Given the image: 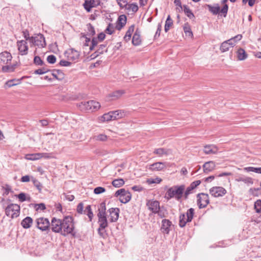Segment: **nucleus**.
Returning <instances> with one entry per match:
<instances>
[{"label": "nucleus", "mask_w": 261, "mask_h": 261, "mask_svg": "<svg viewBox=\"0 0 261 261\" xmlns=\"http://www.w3.org/2000/svg\"><path fill=\"white\" fill-rule=\"evenodd\" d=\"M236 181L238 182L242 181L248 185H252L253 183L252 178L249 177H239L236 179Z\"/></svg>", "instance_id": "31"}, {"label": "nucleus", "mask_w": 261, "mask_h": 261, "mask_svg": "<svg viewBox=\"0 0 261 261\" xmlns=\"http://www.w3.org/2000/svg\"><path fill=\"white\" fill-rule=\"evenodd\" d=\"M106 191L105 188L101 187H98L94 189V193L95 194H100Z\"/></svg>", "instance_id": "56"}, {"label": "nucleus", "mask_w": 261, "mask_h": 261, "mask_svg": "<svg viewBox=\"0 0 261 261\" xmlns=\"http://www.w3.org/2000/svg\"><path fill=\"white\" fill-rule=\"evenodd\" d=\"M89 101H92L93 103L89 104V107H91V111H96L98 110L100 107V105L98 101L95 100H89Z\"/></svg>", "instance_id": "48"}, {"label": "nucleus", "mask_w": 261, "mask_h": 261, "mask_svg": "<svg viewBox=\"0 0 261 261\" xmlns=\"http://www.w3.org/2000/svg\"><path fill=\"white\" fill-rule=\"evenodd\" d=\"M227 2V0H222L221 2L222 4H223L224 5L222 8L221 9L220 13L223 14L224 17L226 16L228 9V6L226 4Z\"/></svg>", "instance_id": "43"}, {"label": "nucleus", "mask_w": 261, "mask_h": 261, "mask_svg": "<svg viewBox=\"0 0 261 261\" xmlns=\"http://www.w3.org/2000/svg\"><path fill=\"white\" fill-rule=\"evenodd\" d=\"M23 36L26 40L31 41V37L29 36V32L28 30H24L22 31Z\"/></svg>", "instance_id": "63"}, {"label": "nucleus", "mask_w": 261, "mask_h": 261, "mask_svg": "<svg viewBox=\"0 0 261 261\" xmlns=\"http://www.w3.org/2000/svg\"><path fill=\"white\" fill-rule=\"evenodd\" d=\"M114 120L112 115L111 114V111L108 113L103 114L101 118V121H109Z\"/></svg>", "instance_id": "47"}, {"label": "nucleus", "mask_w": 261, "mask_h": 261, "mask_svg": "<svg viewBox=\"0 0 261 261\" xmlns=\"http://www.w3.org/2000/svg\"><path fill=\"white\" fill-rule=\"evenodd\" d=\"M166 168V163L159 162L149 166L148 169L151 171H160Z\"/></svg>", "instance_id": "13"}, {"label": "nucleus", "mask_w": 261, "mask_h": 261, "mask_svg": "<svg viewBox=\"0 0 261 261\" xmlns=\"http://www.w3.org/2000/svg\"><path fill=\"white\" fill-rule=\"evenodd\" d=\"M93 103L92 101H81L76 104L77 107L83 111H91V107H89V104Z\"/></svg>", "instance_id": "22"}, {"label": "nucleus", "mask_w": 261, "mask_h": 261, "mask_svg": "<svg viewBox=\"0 0 261 261\" xmlns=\"http://www.w3.org/2000/svg\"><path fill=\"white\" fill-rule=\"evenodd\" d=\"M201 183L200 180H196L192 182L190 185L187 187L186 191H184V197L185 199H187L189 195L193 193V191Z\"/></svg>", "instance_id": "15"}, {"label": "nucleus", "mask_w": 261, "mask_h": 261, "mask_svg": "<svg viewBox=\"0 0 261 261\" xmlns=\"http://www.w3.org/2000/svg\"><path fill=\"white\" fill-rule=\"evenodd\" d=\"M138 6L136 3L127 4L126 9L129 11H132L133 13L136 12L138 10Z\"/></svg>", "instance_id": "37"}, {"label": "nucleus", "mask_w": 261, "mask_h": 261, "mask_svg": "<svg viewBox=\"0 0 261 261\" xmlns=\"http://www.w3.org/2000/svg\"><path fill=\"white\" fill-rule=\"evenodd\" d=\"M153 153L159 157H162L164 155H168L170 153V150L164 148H159L155 149Z\"/></svg>", "instance_id": "24"}, {"label": "nucleus", "mask_w": 261, "mask_h": 261, "mask_svg": "<svg viewBox=\"0 0 261 261\" xmlns=\"http://www.w3.org/2000/svg\"><path fill=\"white\" fill-rule=\"evenodd\" d=\"M106 203L105 202H101L100 204L98 210V213L97 214V216L106 215Z\"/></svg>", "instance_id": "36"}, {"label": "nucleus", "mask_w": 261, "mask_h": 261, "mask_svg": "<svg viewBox=\"0 0 261 261\" xmlns=\"http://www.w3.org/2000/svg\"><path fill=\"white\" fill-rule=\"evenodd\" d=\"M254 208L257 213H261V200L258 199L254 203Z\"/></svg>", "instance_id": "52"}, {"label": "nucleus", "mask_w": 261, "mask_h": 261, "mask_svg": "<svg viewBox=\"0 0 261 261\" xmlns=\"http://www.w3.org/2000/svg\"><path fill=\"white\" fill-rule=\"evenodd\" d=\"M47 61L50 64H54L56 61V57L53 55H49L47 57Z\"/></svg>", "instance_id": "58"}, {"label": "nucleus", "mask_w": 261, "mask_h": 261, "mask_svg": "<svg viewBox=\"0 0 261 261\" xmlns=\"http://www.w3.org/2000/svg\"><path fill=\"white\" fill-rule=\"evenodd\" d=\"M62 220L53 218L51 220V230L55 232H60L62 231Z\"/></svg>", "instance_id": "12"}, {"label": "nucleus", "mask_w": 261, "mask_h": 261, "mask_svg": "<svg viewBox=\"0 0 261 261\" xmlns=\"http://www.w3.org/2000/svg\"><path fill=\"white\" fill-rule=\"evenodd\" d=\"M171 222L167 219H163L162 221L161 230L163 233L168 234L170 231Z\"/></svg>", "instance_id": "19"}, {"label": "nucleus", "mask_w": 261, "mask_h": 261, "mask_svg": "<svg viewBox=\"0 0 261 261\" xmlns=\"http://www.w3.org/2000/svg\"><path fill=\"white\" fill-rule=\"evenodd\" d=\"M134 28H135V27L134 25H132L131 26H130L129 27L128 30L126 32L125 35L124 36V37L123 38L124 40L125 41L127 42L129 40H130V39L131 38L132 34L134 31Z\"/></svg>", "instance_id": "30"}, {"label": "nucleus", "mask_w": 261, "mask_h": 261, "mask_svg": "<svg viewBox=\"0 0 261 261\" xmlns=\"http://www.w3.org/2000/svg\"><path fill=\"white\" fill-rule=\"evenodd\" d=\"M124 184V181L122 178L116 179L112 181V185L116 188H119Z\"/></svg>", "instance_id": "46"}, {"label": "nucleus", "mask_w": 261, "mask_h": 261, "mask_svg": "<svg viewBox=\"0 0 261 261\" xmlns=\"http://www.w3.org/2000/svg\"><path fill=\"white\" fill-rule=\"evenodd\" d=\"M107 139V136L104 134H99L96 136V140L98 141H105Z\"/></svg>", "instance_id": "62"}, {"label": "nucleus", "mask_w": 261, "mask_h": 261, "mask_svg": "<svg viewBox=\"0 0 261 261\" xmlns=\"http://www.w3.org/2000/svg\"><path fill=\"white\" fill-rule=\"evenodd\" d=\"M64 55L68 60L75 62L77 61L80 56V52L73 48H70L67 50L65 52Z\"/></svg>", "instance_id": "8"}, {"label": "nucleus", "mask_w": 261, "mask_h": 261, "mask_svg": "<svg viewBox=\"0 0 261 261\" xmlns=\"http://www.w3.org/2000/svg\"><path fill=\"white\" fill-rule=\"evenodd\" d=\"M237 57L238 60L243 61L247 58L248 54L244 49L240 48L237 51Z\"/></svg>", "instance_id": "25"}, {"label": "nucleus", "mask_w": 261, "mask_h": 261, "mask_svg": "<svg viewBox=\"0 0 261 261\" xmlns=\"http://www.w3.org/2000/svg\"><path fill=\"white\" fill-rule=\"evenodd\" d=\"M182 9L184 13L188 17H189L190 19L195 18L194 14L193 13V12H192V11L190 10L188 6H187V5H184Z\"/></svg>", "instance_id": "33"}, {"label": "nucleus", "mask_w": 261, "mask_h": 261, "mask_svg": "<svg viewBox=\"0 0 261 261\" xmlns=\"http://www.w3.org/2000/svg\"><path fill=\"white\" fill-rule=\"evenodd\" d=\"M97 217L98 218V223L99 226L98 228V234L102 238H105L107 235L105 228L108 225L106 215L97 216Z\"/></svg>", "instance_id": "3"}, {"label": "nucleus", "mask_w": 261, "mask_h": 261, "mask_svg": "<svg viewBox=\"0 0 261 261\" xmlns=\"http://www.w3.org/2000/svg\"><path fill=\"white\" fill-rule=\"evenodd\" d=\"M127 192H128V191H126L124 189H121L116 192L115 196L116 197L119 196V197H121L123 195Z\"/></svg>", "instance_id": "54"}, {"label": "nucleus", "mask_w": 261, "mask_h": 261, "mask_svg": "<svg viewBox=\"0 0 261 261\" xmlns=\"http://www.w3.org/2000/svg\"><path fill=\"white\" fill-rule=\"evenodd\" d=\"M12 59V56L9 52L5 51L0 53V62L4 64H9Z\"/></svg>", "instance_id": "16"}, {"label": "nucleus", "mask_w": 261, "mask_h": 261, "mask_svg": "<svg viewBox=\"0 0 261 261\" xmlns=\"http://www.w3.org/2000/svg\"><path fill=\"white\" fill-rule=\"evenodd\" d=\"M120 210L118 208H111L109 210L110 220L111 222H116L119 218Z\"/></svg>", "instance_id": "17"}, {"label": "nucleus", "mask_w": 261, "mask_h": 261, "mask_svg": "<svg viewBox=\"0 0 261 261\" xmlns=\"http://www.w3.org/2000/svg\"><path fill=\"white\" fill-rule=\"evenodd\" d=\"M34 63L37 65H42L43 61L39 56H35L34 59Z\"/></svg>", "instance_id": "60"}, {"label": "nucleus", "mask_w": 261, "mask_h": 261, "mask_svg": "<svg viewBox=\"0 0 261 261\" xmlns=\"http://www.w3.org/2000/svg\"><path fill=\"white\" fill-rule=\"evenodd\" d=\"M185 190V186L184 185L172 186L168 189L165 197L167 200L174 198L176 200L179 201L183 195L184 196Z\"/></svg>", "instance_id": "1"}, {"label": "nucleus", "mask_w": 261, "mask_h": 261, "mask_svg": "<svg viewBox=\"0 0 261 261\" xmlns=\"http://www.w3.org/2000/svg\"><path fill=\"white\" fill-rule=\"evenodd\" d=\"M17 197L20 202H23L27 200L26 195L24 193H20L17 195Z\"/></svg>", "instance_id": "61"}, {"label": "nucleus", "mask_w": 261, "mask_h": 261, "mask_svg": "<svg viewBox=\"0 0 261 261\" xmlns=\"http://www.w3.org/2000/svg\"><path fill=\"white\" fill-rule=\"evenodd\" d=\"M37 227L42 231L49 230L50 223L48 219L40 217L36 220Z\"/></svg>", "instance_id": "7"}, {"label": "nucleus", "mask_w": 261, "mask_h": 261, "mask_svg": "<svg viewBox=\"0 0 261 261\" xmlns=\"http://www.w3.org/2000/svg\"><path fill=\"white\" fill-rule=\"evenodd\" d=\"M48 71V70H47L46 68H40V69H38L34 71V73L37 74H44V73L47 72Z\"/></svg>", "instance_id": "59"}, {"label": "nucleus", "mask_w": 261, "mask_h": 261, "mask_svg": "<svg viewBox=\"0 0 261 261\" xmlns=\"http://www.w3.org/2000/svg\"><path fill=\"white\" fill-rule=\"evenodd\" d=\"M99 4L100 0H85L83 6L88 12H90L92 8L96 7Z\"/></svg>", "instance_id": "14"}, {"label": "nucleus", "mask_w": 261, "mask_h": 261, "mask_svg": "<svg viewBox=\"0 0 261 261\" xmlns=\"http://www.w3.org/2000/svg\"><path fill=\"white\" fill-rule=\"evenodd\" d=\"M132 195L129 192L126 193L123 196L119 197V200L121 203H126L131 199Z\"/></svg>", "instance_id": "34"}, {"label": "nucleus", "mask_w": 261, "mask_h": 261, "mask_svg": "<svg viewBox=\"0 0 261 261\" xmlns=\"http://www.w3.org/2000/svg\"><path fill=\"white\" fill-rule=\"evenodd\" d=\"M172 24H173V21H172V19L171 18L170 16L168 15V16L167 17V18L166 20L165 24L164 30L166 32H167L168 31V30H169L170 28L172 25Z\"/></svg>", "instance_id": "41"}, {"label": "nucleus", "mask_w": 261, "mask_h": 261, "mask_svg": "<svg viewBox=\"0 0 261 261\" xmlns=\"http://www.w3.org/2000/svg\"><path fill=\"white\" fill-rule=\"evenodd\" d=\"M105 32L110 35L112 34L114 32V28L113 24L112 23H109L107 29H106Z\"/></svg>", "instance_id": "55"}, {"label": "nucleus", "mask_w": 261, "mask_h": 261, "mask_svg": "<svg viewBox=\"0 0 261 261\" xmlns=\"http://www.w3.org/2000/svg\"><path fill=\"white\" fill-rule=\"evenodd\" d=\"M5 213L8 217L16 218L20 214V206L18 204L11 203L6 207Z\"/></svg>", "instance_id": "4"}, {"label": "nucleus", "mask_w": 261, "mask_h": 261, "mask_svg": "<svg viewBox=\"0 0 261 261\" xmlns=\"http://www.w3.org/2000/svg\"><path fill=\"white\" fill-rule=\"evenodd\" d=\"M210 193L215 197H222L226 193V190L222 187H214L210 189Z\"/></svg>", "instance_id": "9"}, {"label": "nucleus", "mask_w": 261, "mask_h": 261, "mask_svg": "<svg viewBox=\"0 0 261 261\" xmlns=\"http://www.w3.org/2000/svg\"><path fill=\"white\" fill-rule=\"evenodd\" d=\"M141 42V39L140 35L137 30L133 36L132 43L135 46H138L140 44Z\"/></svg>", "instance_id": "28"}, {"label": "nucleus", "mask_w": 261, "mask_h": 261, "mask_svg": "<svg viewBox=\"0 0 261 261\" xmlns=\"http://www.w3.org/2000/svg\"><path fill=\"white\" fill-rule=\"evenodd\" d=\"M148 210L153 213L156 214L160 209V202L157 200H149L146 202Z\"/></svg>", "instance_id": "11"}, {"label": "nucleus", "mask_w": 261, "mask_h": 261, "mask_svg": "<svg viewBox=\"0 0 261 261\" xmlns=\"http://www.w3.org/2000/svg\"><path fill=\"white\" fill-rule=\"evenodd\" d=\"M216 167L215 163L213 161H209L205 163L203 165L204 173H208L213 171Z\"/></svg>", "instance_id": "21"}, {"label": "nucleus", "mask_w": 261, "mask_h": 261, "mask_svg": "<svg viewBox=\"0 0 261 261\" xmlns=\"http://www.w3.org/2000/svg\"><path fill=\"white\" fill-rule=\"evenodd\" d=\"M74 224L73 218L71 216L65 217L62 221L61 234L66 236L68 234H73Z\"/></svg>", "instance_id": "2"}, {"label": "nucleus", "mask_w": 261, "mask_h": 261, "mask_svg": "<svg viewBox=\"0 0 261 261\" xmlns=\"http://www.w3.org/2000/svg\"><path fill=\"white\" fill-rule=\"evenodd\" d=\"M197 204L199 208L206 207L210 203L209 197L207 194L199 193L197 195Z\"/></svg>", "instance_id": "5"}, {"label": "nucleus", "mask_w": 261, "mask_h": 261, "mask_svg": "<svg viewBox=\"0 0 261 261\" xmlns=\"http://www.w3.org/2000/svg\"><path fill=\"white\" fill-rule=\"evenodd\" d=\"M187 222H189L188 221V219L186 218V215L185 214H180L179 216V225L180 227H184L185 226Z\"/></svg>", "instance_id": "35"}, {"label": "nucleus", "mask_w": 261, "mask_h": 261, "mask_svg": "<svg viewBox=\"0 0 261 261\" xmlns=\"http://www.w3.org/2000/svg\"><path fill=\"white\" fill-rule=\"evenodd\" d=\"M30 42L34 46L43 48L46 46L45 38L42 34H38L35 37H31Z\"/></svg>", "instance_id": "6"}, {"label": "nucleus", "mask_w": 261, "mask_h": 261, "mask_svg": "<svg viewBox=\"0 0 261 261\" xmlns=\"http://www.w3.org/2000/svg\"><path fill=\"white\" fill-rule=\"evenodd\" d=\"M87 34L88 36H93L95 34V31L94 27L91 24L88 23L87 25Z\"/></svg>", "instance_id": "50"}, {"label": "nucleus", "mask_w": 261, "mask_h": 261, "mask_svg": "<svg viewBox=\"0 0 261 261\" xmlns=\"http://www.w3.org/2000/svg\"><path fill=\"white\" fill-rule=\"evenodd\" d=\"M124 93V91L119 90L110 93L107 97V100H114L120 98Z\"/></svg>", "instance_id": "18"}, {"label": "nucleus", "mask_w": 261, "mask_h": 261, "mask_svg": "<svg viewBox=\"0 0 261 261\" xmlns=\"http://www.w3.org/2000/svg\"><path fill=\"white\" fill-rule=\"evenodd\" d=\"M17 46L19 54L21 56H24L28 54L29 47L25 40H22L17 41Z\"/></svg>", "instance_id": "10"}, {"label": "nucleus", "mask_w": 261, "mask_h": 261, "mask_svg": "<svg viewBox=\"0 0 261 261\" xmlns=\"http://www.w3.org/2000/svg\"><path fill=\"white\" fill-rule=\"evenodd\" d=\"M230 47L231 46L229 45V43H228L226 41H224L221 43L220 49L221 52L224 53L228 51Z\"/></svg>", "instance_id": "44"}, {"label": "nucleus", "mask_w": 261, "mask_h": 261, "mask_svg": "<svg viewBox=\"0 0 261 261\" xmlns=\"http://www.w3.org/2000/svg\"><path fill=\"white\" fill-rule=\"evenodd\" d=\"M126 17L124 15H121L118 17L116 28L120 31L126 24Z\"/></svg>", "instance_id": "23"}, {"label": "nucleus", "mask_w": 261, "mask_h": 261, "mask_svg": "<svg viewBox=\"0 0 261 261\" xmlns=\"http://www.w3.org/2000/svg\"><path fill=\"white\" fill-rule=\"evenodd\" d=\"M33 223V219L30 217H27L23 219L21 222V225L23 228L27 229L32 226Z\"/></svg>", "instance_id": "26"}, {"label": "nucleus", "mask_w": 261, "mask_h": 261, "mask_svg": "<svg viewBox=\"0 0 261 261\" xmlns=\"http://www.w3.org/2000/svg\"><path fill=\"white\" fill-rule=\"evenodd\" d=\"M106 47V45H105V44L100 45L97 50L96 51L94 54H93L91 55V57H93V58H95L97 56H98L99 54H102Z\"/></svg>", "instance_id": "40"}, {"label": "nucleus", "mask_w": 261, "mask_h": 261, "mask_svg": "<svg viewBox=\"0 0 261 261\" xmlns=\"http://www.w3.org/2000/svg\"><path fill=\"white\" fill-rule=\"evenodd\" d=\"M183 29L185 33L187 36L192 37L193 36V33L191 29V27L188 23H186L184 24Z\"/></svg>", "instance_id": "39"}, {"label": "nucleus", "mask_w": 261, "mask_h": 261, "mask_svg": "<svg viewBox=\"0 0 261 261\" xmlns=\"http://www.w3.org/2000/svg\"><path fill=\"white\" fill-rule=\"evenodd\" d=\"M53 76L58 80H62L63 78L64 74L63 73L59 70H55L52 73Z\"/></svg>", "instance_id": "49"}, {"label": "nucleus", "mask_w": 261, "mask_h": 261, "mask_svg": "<svg viewBox=\"0 0 261 261\" xmlns=\"http://www.w3.org/2000/svg\"><path fill=\"white\" fill-rule=\"evenodd\" d=\"M208 10L212 13L214 15H216L220 12V8L218 4H216L214 6L207 5Z\"/></svg>", "instance_id": "29"}, {"label": "nucleus", "mask_w": 261, "mask_h": 261, "mask_svg": "<svg viewBox=\"0 0 261 261\" xmlns=\"http://www.w3.org/2000/svg\"><path fill=\"white\" fill-rule=\"evenodd\" d=\"M111 114L112 115L114 120L121 118L125 115L124 111L122 110L111 111Z\"/></svg>", "instance_id": "27"}, {"label": "nucleus", "mask_w": 261, "mask_h": 261, "mask_svg": "<svg viewBox=\"0 0 261 261\" xmlns=\"http://www.w3.org/2000/svg\"><path fill=\"white\" fill-rule=\"evenodd\" d=\"M25 159L28 160L35 161L41 159L40 153L28 154L25 155Z\"/></svg>", "instance_id": "32"}, {"label": "nucleus", "mask_w": 261, "mask_h": 261, "mask_svg": "<svg viewBox=\"0 0 261 261\" xmlns=\"http://www.w3.org/2000/svg\"><path fill=\"white\" fill-rule=\"evenodd\" d=\"M244 170L247 172H254L261 174V167H247L244 168Z\"/></svg>", "instance_id": "38"}, {"label": "nucleus", "mask_w": 261, "mask_h": 261, "mask_svg": "<svg viewBox=\"0 0 261 261\" xmlns=\"http://www.w3.org/2000/svg\"><path fill=\"white\" fill-rule=\"evenodd\" d=\"M256 0H242V3L246 5L248 3L250 7H253L255 3Z\"/></svg>", "instance_id": "64"}, {"label": "nucleus", "mask_w": 261, "mask_h": 261, "mask_svg": "<svg viewBox=\"0 0 261 261\" xmlns=\"http://www.w3.org/2000/svg\"><path fill=\"white\" fill-rule=\"evenodd\" d=\"M218 148L214 145H206L204 146L203 151L206 154H216Z\"/></svg>", "instance_id": "20"}, {"label": "nucleus", "mask_w": 261, "mask_h": 261, "mask_svg": "<svg viewBox=\"0 0 261 261\" xmlns=\"http://www.w3.org/2000/svg\"><path fill=\"white\" fill-rule=\"evenodd\" d=\"M85 213L87 214L90 221L92 220L93 214L90 205H87L84 211Z\"/></svg>", "instance_id": "51"}, {"label": "nucleus", "mask_w": 261, "mask_h": 261, "mask_svg": "<svg viewBox=\"0 0 261 261\" xmlns=\"http://www.w3.org/2000/svg\"><path fill=\"white\" fill-rule=\"evenodd\" d=\"M32 181L33 182L34 186L38 189L39 193L41 192L42 189L43 188L42 185L36 179L32 177Z\"/></svg>", "instance_id": "42"}, {"label": "nucleus", "mask_w": 261, "mask_h": 261, "mask_svg": "<svg viewBox=\"0 0 261 261\" xmlns=\"http://www.w3.org/2000/svg\"><path fill=\"white\" fill-rule=\"evenodd\" d=\"M161 181H162V179L160 178L157 177V178H156L155 179H152V178L148 179L147 180V182L149 184H159V183L161 182Z\"/></svg>", "instance_id": "57"}, {"label": "nucleus", "mask_w": 261, "mask_h": 261, "mask_svg": "<svg viewBox=\"0 0 261 261\" xmlns=\"http://www.w3.org/2000/svg\"><path fill=\"white\" fill-rule=\"evenodd\" d=\"M7 65L3 66L2 68V70L4 73L12 72L13 69L10 65L6 64Z\"/></svg>", "instance_id": "53"}, {"label": "nucleus", "mask_w": 261, "mask_h": 261, "mask_svg": "<svg viewBox=\"0 0 261 261\" xmlns=\"http://www.w3.org/2000/svg\"><path fill=\"white\" fill-rule=\"evenodd\" d=\"M194 212L195 210L193 208H190L188 210L186 213V216L188 219V221L191 222L192 220L194 215Z\"/></svg>", "instance_id": "45"}]
</instances>
